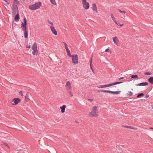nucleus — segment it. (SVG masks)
Returning a JSON list of instances; mask_svg holds the SVG:
<instances>
[{"label":"nucleus","mask_w":153,"mask_h":153,"mask_svg":"<svg viewBox=\"0 0 153 153\" xmlns=\"http://www.w3.org/2000/svg\"><path fill=\"white\" fill-rule=\"evenodd\" d=\"M66 52H67L68 55L69 56H71V55L70 54V51L69 50V49L68 48L67 49H66Z\"/></svg>","instance_id":"obj_21"},{"label":"nucleus","mask_w":153,"mask_h":153,"mask_svg":"<svg viewBox=\"0 0 153 153\" xmlns=\"http://www.w3.org/2000/svg\"><path fill=\"white\" fill-rule=\"evenodd\" d=\"M148 82L151 84H153V77H150L148 79Z\"/></svg>","instance_id":"obj_18"},{"label":"nucleus","mask_w":153,"mask_h":153,"mask_svg":"<svg viewBox=\"0 0 153 153\" xmlns=\"http://www.w3.org/2000/svg\"><path fill=\"white\" fill-rule=\"evenodd\" d=\"M12 102H14L13 103H12L13 105H17L19 102V98H14Z\"/></svg>","instance_id":"obj_14"},{"label":"nucleus","mask_w":153,"mask_h":153,"mask_svg":"<svg viewBox=\"0 0 153 153\" xmlns=\"http://www.w3.org/2000/svg\"><path fill=\"white\" fill-rule=\"evenodd\" d=\"M111 16L112 19L114 22L115 23H116V22L117 21L116 20L115 18V17H114V15L112 14H111Z\"/></svg>","instance_id":"obj_19"},{"label":"nucleus","mask_w":153,"mask_h":153,"mask_svg":"<svg viewBox=\"0 0 153 153\" xmlns=\"http://www.w3.org/2000/svg\"><path fill=\"white\" fill-rule=\"evenodd\" d=\"M88 100L90 101H93V100L92 99H88Z\"/></svg>","instance_id":"obj_34"},{"label":"nucleus","mask_w":153,"mask_h":153,"mask_svg":"<svg viewBox=\"0 0 153 153\" xmlns=\"http://www.w3.org/2000/svg\"><path fill=\"white\" fill-rule=\"evenodd\" d=\"M117 10L118 11H119L120 13H122V14L123 15H124V14H125L126 13V11L124 10L121 11V10H120V9H118Z\"/></svg>","instance_id":"obj_20"},{"label":"nucleus","mask_w":153,"mask_h":153,"mask_svg":"<svg viewBox=\"0 0 153 153\" xmlns=\"http://www.w3.org/2000/svg\"><path fill=\"white\" fill-rule=\"evenodd\" d=\"M91 8L93 11L94 13H98V12L97 8L96 6V5L94 3L92 4Z\"/></svg>","instance_id":"obj_11"},{"label":"nucleus","mask_w":153,"mask_h":153,"mask_svg":"<svg viewBox=\"0 0 153 153\" xmlns=\"http://www.w3.org/2000/svg\"><path fill=\"white\" fill-rule=\"evenodd\" d=\"M81 2L83 8L86 10L89 9V3L86 0H81Z\"/></svg>","instance_id":"obj_5"},{"label":"nucleus","mask_w":153,"mask_h":153,"mask_svg":"<svg viewBox=\"0 0 153 153\" xmlns=\"http://www.w3.org/2000/svg\"><path fill=\"white\" fill-rule=\"evenodd\" d=\"M113 40L114 43L116 45H118L119 44V41L117 37H115L113 38Z\"/></svg>","instance_id":"obj_15"},{"label":"nucleus","mask_w":153,"mask_h":153,"mask_svg":"<svg viewBox=\"0 0 153 153\" xmlns=\"http://www.w3.org/2000/svg\"><path fill=\"white\" fill-rule=\"evenodd\" d=\"M144 74L146 75H150L151 73L149 72H145L144 73Z\"/></svg>","instance_id":"obj_26"},{"label":"nucleus","mask_w":153,"mask_h":153,"mask_svg":"<svg viewBox=\"0 0 153 153\" xmlns=\"http://www.w3.org/2000/svg\"><path fill=\"white\" fill-rule=\"evenodd\" d=\"M126 127L128 128H130L132 129H135V128H132V127L131 126H129V127L127 126Z\"/></svg>","instance_id":"obj_33"},{"label":"nucleus","mask_w":153,"mask_h":153,"mask_svg":"<svg viewBox=\"0 0 153 153\" xmlns=\"http://www.w3.org/2000/svg\"><path fill=\"white\" fill-rule=\"evenodd\" d=\"M90 65H92V59L91 58L90 60Z\"/></svg>","instance_id":"obj_30"},{"label":"nucleus","mask_w":153,"mask_h":153,"mask_svg":"<svg viewBox=\"0 0 153 153\" xmlns=\"http://www.w3.org/2000/svg\"><path fill=\"white\" fill-rule=\"evenodd\" d=\"M133 94V93L131 91H128L127 93V95L131 96Z\"/></svg>","instance_id":"obj_24"},{"label":"nucleus","mask_w":153,"mask_h":153,"mask_svg":"<svg viewBox=\"0 0 153 153\" xmlns=\"http://www.w3.org/2000/svg\"><path fill=\"white\" fill-rule=\"evenodd\" d=\"M23 95H26L25 98V102H28L30 100L28 98V95L27 93H26L24 91H20V95H21V96H23Z\"/></svg>","instance_id":"obj_10"},{"label":"nucleus","mask_w":153,"mask_h":153,"mask_svg":"<svg viewBox=\"0 0 153 153\" xmlns=\"http://www.w3.org/2000/svg\"><path fill=\"white\" fill-rule=\"evenodd\" d=\"M5 146H8V144L7 143H5Z\"/></svg>","instance_id":"obj_38"},{"label":"nucleus","mask_w":153,"mask_h":153,"mask_svg":"<svg viewBox=\"0 0 153 153\" xmlns=\"http://www.w3.org/2000/svg\"><path fill=\"white\" fill-rule=\"evenodd\" d=\"M101 92H104V93H111L114 94H120L121 92V91H112L109 90H102L100 91Z\"/></svg>","instance_id":"obj_9"},{"label":"nucleus","mask_w":153,"mask_h":153,"mask_svg":"<svg viewBox=\"0 0 153 153\" xmlns=\"http://www.w3.org/2000/svg\"><path fill=\"white\" fill-rule=\"evenodd\" d=\"M117 25H118L119 26L121 27L123 25V24H119V23H118L117 22H116V23H115Z\"/></svg>","instance_id":"obj_29"},{"label":"nucleus","mask_w":153,"mask_h":153,"mask_svg":"<svg viewBox=\"0 0 153 153\" xmlns=\"http://www.w3.org/2000/svg\"><path fill=\"white\" fill-rule=\"evenodd\" d=\"M123 82H114L112 83H110L108 84L105 85H100L98 87V88H105L111 86L112 85H116L117 84H119L120 83H121Z\"/></svg>","instance_id":"obj_6"},{"label":"nucleus","mask_w":153,"mask_h":153,"mask_svg":"<svg viewBox=\"0 0 153 153\" xmlns=\"http://www.w3.org/2000/svg\"><path fill=\"white\" fill-rule=\"evenodd\" d=\"M66 106L65 105H63L62 106L60 107V108L61 109V112L62 113H63L65 112V108Z\"/></svg>","instance_id":"obj_16"},{"label":"nucleus","mask_w":153,"mask_h":153,"mask_svg":"<svg viewBox=\"0 0 153 153\" xmlns=\"http://www.w3.org/2000/svg\"><path fill=\"white\" fill-rule=\"evenodd\" d=\"M123 77H120V78H119V79H123Z\"/></svg>","instance_id":"obj_37"},{"label":"nucleus","mask_w":153,"mask_h":153,"mask_svg":"<svg viewBox=\"0 0 153 153\" xmlns=\"http://www.w3.org/2000/svg\"><path fill=\"white\" fill-rule=\"evenodd\" d=\"M90 65V67L91 69H93V67H92L91 65Z\"/></svg>","instance_id":"obj_36"},{"label":"nucleus","mask_w":153,"mask_h":153,"mask_svg":"<svg viewBox=\"0 0 153 153\" xmlns=\"http://www.w3.org/2000/svg\"><path fill=\"white\" fill-rule=\"evenodd\" d=\"M149 128H150V129H153V128L150 127Z\"/></svg>","instance_id":"obj_40"},{"label":"nucleus","mask_w":153,"mask_h":153,"mask_svg":"<svg viewBox=\"0 0 153 153\" xmlns=\"http://www.w3.org/2000/svg\"><path fill=\"white\" fill-rule=\"evenodd\" d=\"M26 47L27 48H30V45L27 46Z\"/></svg>","instance_id":"obj_35"},{"label":"nucleus","mask_w":153,"mask_h":153,"mask_svg":"<svg viewBox=\"0 0 153 153\" xmlns=\"http://www.w3.org/2000/svg\"><path fill=\"white\" fill-rule=\"evenodd\" d=\"M65 87L66 89L68 90H71V83L69 81L67 82L65 84Z\"/></svg>","instance_id":"obj_13"},{"label":"nucleus","mask_w":153,"mask_h":153,"mask_svg":"<svg viewBox=\"0 0 153 153\" xmlns=\"http://www.w3.org/2000/svg\"><path fill=\"white\" fill-rule=\"evenodd\" d=\"M19 4V1L17 0H14L11 8L12 10V15L15 16L14 19L16 22H18L19 20V14L17 6Z\"/></svg>","instance_id":"obj_1"},{"label":"nucleus","mask_w":153,"mask_h":153,"mask_svg":"<svg viewBox=\"0 0 153 153\" xmlns=\"http://www.w3.org/2000/svg\"><path fill=\"white\" fill-rule=\"evenodd\" d=\"M98 108V106L97 105H95L92 108L91 112L89 113L88 115L90 117H97L99 115L98 113L97 110Z\"/></svg>","instance_id":"obj_3"},{"label":"nucleus","mask_w":153,"mask_h":153,"mask_svg":"<svg viewBox=\"0 0 153 153\" xmlns=\"http://www.w3.org/2000/svg\"><path fill=\"white\" fill-rule=\"evenodd\" d=\"M152 108L153 109V105L152 106Z\"/></svg>","instance_id":"obj_41"},{"label":"nucleus","mask_w":153,"mask_h":153,"mask_svg":"<svg viewBox=\"0 0 153 153\" xmlns=\"http://www.w3.org/2000/svg\"><path fill=\"white\" fill-rule=\"evenodd\" d=\"M123 16L125 17V16L124 15H123Z\"/></svg>","instance_id":"obj_42"},{"label":"nucleus","mask_w":153,"mask_h":153,"mask_svg":"<svg viewBox=\"0 0 153 153\" xmlns=\"http://www.w3.org/2000/svg\"><path fill=\"white\" fill-rule=\"evenodd\" d=\"M149 97V95L148 94H147L145 97V98H147Z\"/></svg>","instance_id":"obj_32"},{"label":"nucleus","mask_w":153,"mask_h":153,"mask_svg":"<svg viewBox=\"0 0 153 153\" xmlns=\"http://www.w3.org/2000/svg\"><path fill=\"white\" fill-rule=\"evenodd\" d=\"M64 45H65V49H67L68 48V47L67 44L66 43H65V42H64Z\"/></svg>","instance_id":"obj_27"},{"label":"nucleus","mask_w":153,"mask_h":153,"mask_svg":"<svg viewBox=\"0 0 153 153\" xmlns=\"http://www.w3.org/2000/svg\"><path fill=\"white\" fill-rule=\"evenodd\" d=\"M144 95L143 94L141 93L140 94H139L137 95V97L139 98L140 97Z\"/></svg>","instance_id":"obj_25"},{"label":"nucleus","mask_w":153,"mask_h":153,"mask_svg":"<svg viewBox=\"0 0 153 153\" xmlns=\"http://www.w3.org/2000/svg\"><path fill=\"white\" fill-rule=\"evenodd\" d=\"M41 5L42 3L41 2L36 3L30 6L29 8L32 10H36L39 8Z\"/></svg>","instance_id":"obj_4"},{"label":"nucleus","mask_w":153,"mask_h":153,"mask_svg":"<svg viewBox=\"0 0 153 153\" xmlns=\"http://www.w3.org/2000/svg\"><path fill=\"white\" fill-rule=\"evenodd\" d=\"M105 51L106 52H109L110 51L109 49H108V48L105 49Z\"/></svg>","instance_id":"obj_31"},{"label":"nucleus","mask_w":153,"mask_h":153,"mask_svg":"<svg viewBox=\"0 0 153 153\" xmlns=\"http://www.w3.org/2000/svg\"><path fill=\"white\" fill-rule=\"evenodd\" d=\"M48 22L49 24H51V25H53V23L50 20H48Z\"/></svg>","instance_id":"obj_28"},{"label":"nucleus","mask_w":153,"mask_h":153,"mask_svg":"<svg viewBox=\"0 0 153 153\" xmlns=\"http://www.w3.org/2000/svg\"><path fill=\"white\" fill-rule=\"evenodd\" d=\"M51 2L54 5H56V3L55 0H50Z\"/></svg>","instance_id":"obj_22"},{"label":"nucleus","mask_w":153,"mask_h":153,"mask_svg":"<svg viewBox=\"0 0 153 153\" xmlns=\"http://www.w3.org/2000/svg\"><path fill=\"white\" fill-rule=\"evenodd\" d=\"M148 85V83L147 82H142L137 84V86H146Z\"/></svg>","instance_id":"obj_17"},{"label":"nucleus","mask_w":153,"mask_h":153,"mask_svg":"<svg viewBox=\"0 0 153 153\" xmlns=\"http://www.w3.org/2000/svg\"><path fill=\"white\" fill-rule=\"evenodd\" d=\"M131 78H135L138 79V76L137 75H133L131 76Z\"/></svg>","instance_id":"obj_23"},{"label":"nucleus","mask_w":153,"mask_h":153,"mask_svg":"<svg viewBox=\"0 0 153 153\" xmlns=\"http://www.w3.org/2000/svg\"><path fill=\"white\" fill-rule=\"evenodd\" d=\"M50 28L52 32L55 35L57 36V33L53 25H51L50 26Z\"/></svg>","instance_id":"obj_12"},{"label":"nucleus","mask_w":153,"mask_h":153,"mask_svg":"<svg viewBox=\"0 0 153 153\" xmlns=\"http://www.w3.org/2000/svg\"><path fill=\"white\" fill-rule=\"evenodd\" d=\"M27 21L25 17L24 19L23 22L22 23L21 25V27L22 30L24 32V37L25 38L28 37V32L27 29Z\"/></svg>","instance_id":"obj_2"},{"label":"nucleus","mask_w":153,"mask_h":153,"mask_svg":"<svg viewBox=\"0 0 153 153\" xmlns=\"http://www.w3.org/2000/svg\"><path fill=\"white\" fill-rule=\"evenodd\" d=\"M92 71L93 72V73H94V70H93V69H91Z\"/></svg>","instance_id":"obj_39"},{"label":"nucleus","mask_w":153,"mask_h":153,"mask_svg":"<svg viewBox=\"0 0 153 153\" xmlns=\"http://www.w3.org/2000/svg\"><path fill=\"white\" fill-rule=\"evenodd\" d=\"M70 57L72 58L71 60L72 63L74 64H76L78 62V57L77 55H71Z\"/></svg>","instance_id":"obj_7"},{"label":"nucleus","mask_w":153,"mask_h":153,"mask_svg":"<svg viewBox=\"0 0 153 153\" xmlns=\"http://www.w3.org/2000/svg\"><path fill=\"white\" fill-rule=\"evenodd\" d=\"M32 48L33 50L32 53L33 55H37L38 50L37 44L34 43L32 45Z\"/></svg>","instance_id":"obj_8"}]
</instances>
